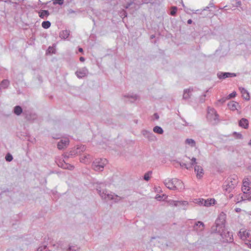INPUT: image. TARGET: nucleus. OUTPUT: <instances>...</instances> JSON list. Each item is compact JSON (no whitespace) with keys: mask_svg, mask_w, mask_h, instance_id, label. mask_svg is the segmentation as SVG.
I'll use <instances>...</instances> for the list:
<instances>
[{"mask_svg":"<svg viewBox=\"0 0 251 251\" xmlns=\"http://www.w3.org/2000/svg\"><path fill=\"white\" fill-rule=\"evenodd\" d=\"M166 186L171 190H181L184 189V184L180 180L176 178L166 180Z\"/></svg>","mask_w":251,"mask_h":251,"instance_id":"obj_1","label":"nucleus"},{"mask_svg":"<svg viewBox=\"0 0 251 251\" xmlns=\"http://www.w3.org/2000/svg\"><path fill=\"white\" fill-rule=\"evenodd\" d=\"M238 183V180L236 176L229 177L223 185V189L227 192H231L236 186Z\"/></svg>","mask_w":251,"mask_h":251,"instance_id":"obj_2","label":"nucleus"},{"mask_svg":"<svg viewBox=\"0 0 251 251\" xmlns=\"http://www.w3.org/2000/svg\"><path fill=\"white\" fill-rule=\"evenodd\" d=\"M191 165H196L194 167V171L196 174L197 178H201L204 175V170L202 167L200 165H197V163L195 158H192L191 160Z\"/></svg>","mask_w":251,"mask_h":251,"instance_id":"obj_3","label":"nucleus"},{"mask_svg":"<svg viewBox=\"0 0 251 251\" xmlns=\"http://www.w3.org/2000/svg\"><path fill=\"white\" fill-rule=\"evenodd\" d=\"M107 163V161L106 159H100L93 162V167L96 171H102Z\"/></svg>","mask_w":251,"mask_h":251,"instance_id":"obj_4","label":"nucleus"},{"mask_svg":"<svg viewBox=\"0 0 251 251\" xmlns=\"http://www.w3.org/2000/svg\"><path fill=\"white\" fill-rule=\"evenodd\" d=\"M238 236L240 238L245 241V243L248 242L251 236L249 230L244 228L241 229L238 232Z\"/></svg>","mask_w":251,"mask_h":251,"instance_id":"obj_5","label":"nucleus"},{"mask_svg":"<svg viewBox=\"0 0 251 251\" xmlns=\"http://www.w3.org/2000/svg\"><path fill=\"white\" fill-rule=\"evenodd\" d=\"M207 118L210 121L216 122L218 120V115L215 110L208 107L207 109Z\"/></svg>","mask_w":251,"mask_h":251,"instance_id":"obj_6","label":"nucleus"},{"mask_svg":"<svg viewBox=\"0 0 251 251\" xmlns=\"http://www.w3.org/2000/svg\"><path fill=\"white\" fill-rule=\"evenodd\" d=\"M251 184L248 178H245L243 180L242 190L244 193H247L251 188Z\"/></svg>","mask_w":251,"mask_h":251,"instance_id":"obj_7","label":"nucleus"},{"mask_svg":"<svg viewBox=\"0 0 251 251\" xmlns=\"http://www.w3.org/2000/svg\"><path fill=\"white\" fill-rule=\"evenodd\" d=\"M169 204L173 207H183L186 206L188 204V202L187 201H174L170 200L169 201Z\"/></svg>","mask_w":251,"mask_h":251,"instance_id":"obj_8","label":"nucleus"},{"mask_svg":"<svg viewBox=\"0 0 251 251\" xmlns=\"http://www.w3.org/2000/svg\"><path fill=\"white\" fill-rule=\"evenodd\" d=\"M69 144V140L68 138L62 139L58 143L57 148L59 150H63L67 147Z\"/></svg>","mask_w":251,"mask_h":251,"instance_id":"obj_9","label":"nucleus"},{"mask_svg":"<svg viewBox=\"0 0 251 251\" xmlns=\"http://www.w3.org/2000/svg\"><path fill=\"white\" fill-rule=\"evenodd\" d=\"M194 228L197 231H201L204 228V225L202 222L199 221L195 225Z\"/></svg>","mask_w":251,"mask_h":251,"instance_id":"obj_10","label":"nucleus"},{"mask_svg":"<svg viewBox=\"0 0 251 251\" xmlns=\"http://www.w3.org/2000/svg\"><path fill=\"white\" fill-rule=\"evenodd\" d=\"M239 125L240 126L247 129L249 127V121L245 118H242L239 122Z\"/></svg>","mask_w":251,"mask_h":251,"instance_id":"obj_11","label":"nucleus"},{"mask_svg":"<svg viewBox=\"0 0 251 251\" xmlns=\"http://www.w3.org/2000/svg\"><path fill=\"white\" fill-rule=\"evenodd\" d=\"M216 201L214 199L204 200L203 205L208 207L215 204Z\"/></svg>","mask_w":251,"mask_h":251,"instance_id":"obj_12","label":"nucleus"},{"mask_svg":"<svg viewBox=\"0 0 251 251\" xmlns=\"http://www.w3.org/2000/svg\"><path fill=\"white\" fill-rule=\"evenodd\" d=\"M240 90L243 98L246 100H249L250 99V96L248 92L244 88H240Z\"/></svg>","mask_w":251,"mask_h":251,"instance_id":"obj_13","label":"nucleus"},{"mask_svg":"<svg viewBox=\"0 0 251 251\" xmlns=\"http://www.w3.org/2000/svg\"><path fill=\"white\" fill-rule=\"evenodd\" d=\"M236 75L234 73H222L219 75V77L220 78H226L227 77H231L235 76Z\"/></svg>","mask_w":251,"mask_h":251,"instance_id":"obj_14","label":"nucleus"},{"mask_svg":"<svg viewBox=\"0 0 251 251\" xmlns=\"http://www.w3.org/2000/svg\"><path fill=\"white\" fill-rule=\"evenodd\" d=\"M238 106V103L234 101H231L229 102L228 104V106L229 108L232 111H234L236 109H237V107Z\"/></svg>","mask_w":251,"mask_h":251,"instance_id":"obj_15","label":"nucleus"},{"mask_svg":"<svg viewBox=\"0 0 251 251\" xmlns=\"http://www.w3.org/2000/svg\"><path fill=\"white\" fill-rule=\"evenodd\" d=\"M77 76L79 78H82L86 75L87 71L86 70H83L81 71H77L76 73Z\"/></svg>","mask_w":251,"mask_h":251,"instance_id":"obj_16","label":"nucleus"},{"mask_svg":"<svg viewBox=\"0 0 251 251\" xmlns=\"http://www.w3.org/2000/svg\"><path fill=\"white\" fill-rule=\"evenodd\" d=\"M100 195L101 196V197L105 199V200H112L113 199V196L111 195V194H106L105 193H104V192H103L102 193H100Z\"/></svg>","mask_w":251,"mask_h":251,"instance_id":"obj_17","label":"nucleus"},{"mask_svg":"<svg viewBox=\"0 0 251 251\" xmlns=\"http://www.w3.org/2000/svg\"><path fill=\"white\" fill-rule=\"evenodd\" d=\"M22 109L20 106H16L14 108V113L17 115H20L22 113Z\"/></svg>","mask_w":251,"mask_h":251,"instance_id":"obj_18","label":"nucleus"},{"mask_svg":"<svg viewBox=\"0 0 251 251\" xmlns=\"http://www.w3.org/2000/svg\"><path fill=\"white\" fill-rule=\"evenodd\" d=\"M185 143L191 147H195L196 145L195 141L192 139H187L185 141Z\"/></svg>","mask_w":251,"mask_h":251,"instance_id":"obj_19","label":"nucleus"},{"mask_svg":"<svg viewBox=\"0 0 251 251\" xmlns=\"http://www.w3.org/2000/svg\"><path fill=\"white\" fill-rule=\"evenodd\" d=\"M9 83V81L7 80H4L0 84V88H6L8 86Z\"/></svg>","mask_w":251,"mask_h":251,"instance_id":"obj_20","label":"nucleus"},{"mask_svg":"<svg viewBox=\"0 0 251 251\" xmlns=\"http://www.w3.org/2000/svg\"><path fill=\"white\" fill-rule=\"evenodd\" d=\"M153 131L155 133H157L158 134H162L163 132V129H162V128H161L159 126H155L154 128H153Z\"/></svg>","mask_w":251,"mask_h":251,"instance_id":"obj_21","label":"nucleus"},{"mask_svg":"<svg viewBox=\"0 0 251 251\" xmlns=\"http://www.w3.org/2000/svg\"><path fill=\"white\" fill-rule=\"evenodd\" d=\"M49 14L47 10H42L39 12V16L41 18H44L45 16H48Z\"/></svg>","mask_w":251,"mask_h":251,"instance_id":"obj_22","label":"nucleus"},{"mask_svg":"<svg viewBox=\"0 0 251 251\" xmlns=\"http://www.w3.org/2000/svg\"><path fill=\"white\" fill-rule=\"evenodd\" d=\"M191 91L190 89H187L184 91L183 98L184 99H188L190 97V93Z\"/></svg>","mask_w":251,"mask_h":251,"instance_id":"obj_23","label":"nucleus"},{"mask_svg":"<svg viewBox=\"0 0 251 251\" xmlns=\"http://www.w3.org/2000/svg\"><path fill=\"white\" fill-rule=\"evenodd\" d=\"M50 23L49 21H44L42 23V26L44 28L47 29L50 26Z\"/></svg>","mask_w":251,"mask_h":251,"instance_id":"obj_24","label":"nucleus"},{"mask_svg":"<svg viewBox=\"0 0 251 251\" xmlns=\"http://www.w3.org/2000/svg\"><path fill=\"white\" fill-rule=\"evenodd\" d=\"M204 199H196L194 201V202L200 205H203Z\"/></svg>","mask_w":251,"mask_h":251,"instance_id":"obj_25","label":"nucleus"},{"mask_svg":"<svg viewBox=\"0 0 251 251\" xmlns=\"http://www.w3.org/2000/svg\"><path fill=\"white\" fill-rule=\"evenodd\" d=\"M177 10V8L176 6H173L171 7L170 14L172 16L175 15Z\"/></svg>","mask_w":251,"mask_h":251,"instance_id":"obj_26","label":"nucleus"},{"mask_svg":"<svg viewBox=\"0 0 251 251\" xmlns=\"http://www.w3.org/2000/svg\"><path fill=\"white\" fill-rule=\"evenodd\" d=\"M64 0H53V3L54 4H58L61 5L63 3Z\"/></svg>","mask_w":251,"mask_h":251,"instance_id":"obj_27","label":"nucleus"},{"mask_svg":"<svg viewBox=\"0 0 251 251\" xmlns=\"http://www.w3.org/2000/svg\"><path fill=\"white\" fill-rule=\"evenodd\" d=\"M233 135L234 137L237 139H241L242 138V134L239 133L234 132L233 133Z\"/></svg>","mask_w":251,"mask_h":251,"instance_id":"obj_28","label":"nucleus"},{"mask_svg":"<svg viewBox=\"0 0 251 251\" xmlns=\"http://www.w3.org/2000/svg\"><path fill=\"white\" fill-rule=\"evenodd\" d=\"M5 159L7 161H11L12 160L13 157L11 155H10V154H8L6 155Z\"/></svg>","mask_w":251,"mask_h":251,"instance_id":"obj_29","label":"nucleus"},{"mask_svg":"<svg viewBox=\"0 0 251 251\" xmlns=\"http://www.w3.org/2000/svg\"><path fill=\"white\" fill-rule=\"evenodd\" d=\"M236 93L235 92H233L228 95V99L234 98L236 96Z\"/></svg>","mask_w":251,"mask_h":251,"instance_id":"obj_30","label":"nucleus"},{"mask_svg":"<svg viewBox=\"0 0 251 251\" xmlns=\"http://www.w3.org/2000/svg\"><path fill=\"white\" fill-rule=\"evenodd\" d=\"M144 179L146 180H148L150 179V173H148L145 174L144 175Z\"/></svg>","mask_w":251,"mask_h":251,"instance_id":"obj_31","label":"nucleus"},{"mask_svg":"<svg viewBox=\"0 0 251 251\" xmlns=\"http://www.w3.org/2000/svg\"><path fill=\"white\" fill-rule=\"evenodd\" d=\"M53 50H54V49L52 47H49V49H48V50L49 52H53Z\"/></svg>","mask_w":251,"mask_h":251,"instance_id":"obj_32","label":"nucleus"},{"mask_svg":"<svg viewBox=\"0 0 251 251\" xmlns=\"http://www.w3.org/2000/svg\"><path fill=\"white\" fill-rule=\"evenodd\" d=\"M235 211L236 212H240L241 211V209L240 208H236L235 209Z\"/></svg>","mask_w":251,"mask_h":251,"instance_id":"obj_33","label":"nucleus"},{"mask_svg":"<svg viewBox=\"0 0 251 251\" xmlns=\"http://www.w3.org/2000/svg\"><path fill=\"white\" fill-rule=\"evenodd\" d=\"M79 60L81 62H84L85 60V58L83 57H80L79 58Z\"/></svg>","mask_w":251,"mask_h":251,"instance_id":"obj_34","label":"nucleus"},{"mask_svg":"<svg viewBox=\"0 0 251 251\" xmlns=\"http://www.w3.org/2000/svg\"><path fill=\"white\" fill-rule=\"evenodd\" d=\"M160 198L161 197L160 196H158V195H156V197H155V199L157 200H160Z\"/></svg>","mask_w":251,"mask_h":251,"instance_id":"obj_35","label":"nucleus"},{"mask_svg":"<svg viewBox=\"0 0 251 251\" xmlns=\"http://www.w3.org/2000/svg\"><path fill=\"white\" fill-rule=\"evenodd\" d=\"M192 21L191 19L188 20L187 21V23L188 24H192Z\"/></svg>","mask_w":251,"mask_h":251,"instance_id":"obj_36","label":"nucleus"},{"mask_svg":"<svg viewBox=\"0 0 251 251\" xmlns=\"http://www.w3.org/2000/svg\"><path fill=\"white\" fill-rule=\"evenodd\" d=\"M78 50L80 52H83V49L82 48H79Z\"/></svg>","mask_w":251,"mask_h":251,"instance_id":"obj_37","label":"nucleus"},{"mask_svg":"<svg viewBox=\"0 0 251 251\" xmlns=\"http://www.w3.org/2000/svg\"><path fill=\"white\" fill-rule=\"evenodd\" d=\"M154 116L155 117V118H156V119H158L159 116L157 115V114H155L154 115Z\"/></svg>","mask_w":251,"mask_h":251,"instance_id":"obj_38","label":"nucleus"},{"mask_svg":"<svg viewBox=\"0 0 251 251\" xmlns=\"http://www.w3.org/2000/svg\"><path fill=\"white\" fill-rule=\"evenodd\" d=\"M249 144L250 145H251V140H250V142L249 143Z\"/></svg>","mask_w":251,"mask_h":251,"instance_id":"obj_39","label":"nucleus"},{"mask_svg":"<svg viewBox=\"0 0 251 251\" xmlns=\"http://www.w3.org/2000/svg\"><path fill=\"white\" fill-rule=\"evenodd\" d=\"M186 167L187 169H189L190 167L186 166Z\"/></svg>","mask_w":251,"mask_h":251,"instance_id":"obj_40","label":"nucleus"}]
</instances>
